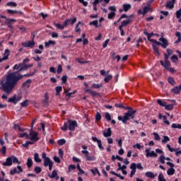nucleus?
<instances>
[{"instance_id": "f257e3e1", "label": "nucleus", "mask_w": 181, "mask_h": 181, "mask_svg": "<svg viewBox=\"0 0 181 181\" xmlns=\"http://www.w3.org/2000/svg\"><path fill=\"white\" fill-rule=\"evenodd\" d=\"M30 62V59L29 58H25L23 60L22 63L13 66V70H17L16 71H8L7 72L5 81H3L1 82V90H2V91L9 95L15 90V87L18 86V83H19L20 80H22L24 77H32V76L36 74V69L30 74L23 75L19 74L21 71L28 70V69H30V67H33V64H28Z\"/></svg>"}, {"instance_id": "f03ea898", "label": "nucleus", "mask_w": 181, "mask_h": 181, "mask_svg": "<svg viewBox=\"0 0 181 181\" xmlns=\"http://www.w3.org/2000/svg\"><path fill=\"white\" fill-rule=\"evenodd\" d=\"M144 35L147 36V39L149 42H151V43H153L154 45H156L157 46H161L163 49H166L168 46H169V42H168V40L165 37H160L158 39L159 41H157L156 40L151 39L152 36H156L157 37H159V34L154 33L153 32H151V33H148V30H144Z\"/></svg>"}, {"instance_id": "7ed1b4c3", "label": "nucleus", "mask_w": 181, "mask_h": 181, "mask_svg": "<svg viewBox=\"0 0 181 181\" xmlns=\"http://www.w3.org/2000/svg\"><path fill=\"white\" fill-rule=\"evenodd\" d=\"M115 107H116V108H123V110H128L127 112L124 114L123 117L122 116H118L119 121H122L123 124H127L129 119H134V115L135 112H136V110H134V109H132L131 107H124L122 103H115Z\"/></svg>"}, {"instance_id": "20e7f679", "label": "nucleus", "mask_w": 181, "mask_h": 181, "mask_svg": "<svg viewBox=\"0 0 181 181\" xmlns=\"http://www.w3.org/2000/svg\"><path fill=\"white\" fill-rule=\"evenodd\" d=\"M160 63L161 66H163V67H164L165 70L170 71V73H172L173 74V73H175V71H176V70H175V68L170 67L172 66V64H170V61L165 62L163 60H160Z\"/></svg>"}, {"instance_id": "39448f33", "label": "nucleus", "mask_w": 181, "mask_h": 181, "mask_svg": "<svg viewBox=\"0 0 181 181\" xmlns=\"http://www.w3.org/2000/svg\"><path fill=\"white\" fill-rule=\"evenodd\" d=\"M42 158L44 160L45 168H47L49 165H52V163H53V161L50 160V158L47 157L46 153L44 152L42 153Z\"/></svg>"}, {"instance_id": "423d86ee", "label": "nucleus", "mask_w": 181, "mask_h": 181, "mask_svg": "<svg viewBox=\"0 0 181 181\" xmlns=\"http://www.w3.org/2000/svg\"><path fill=\"white\" fill-rule=\"evenodd\" d=\"M37 135H39V133H37L35 131H33L31 129L30 132V140L33 141V142H37V141H39L40 138L37 136Z\"/></svg>"}, {"instance_id": "0eeeda50", "label": "nucleus", "mask_w": 181, "mask_h": 181, "mask_svg": "<svg viewBox=\"0 0 181 181\" xmlns=\"http://www.w3.org/2000/svg\"><path fill=\"white\" fill-rule=\"evenodd\" d=\"M145 152L146 158H158V153H156L155 151H151V148H146Z\"/></svg>"}, {"instance_id": "6e6552de", "label": "nucleus", "mask_w": 181, "mask_h": 181, "mask_svg": "<svg viewBox=\"0 0 181 181\" xmlns=\"http://www.w3.org/2000/svg\"><path fill=\"white\" fill-rule=\"evenodd\" d=\"M77 22V17H74L73 18H68L64 21L65 28H67L69 25H74Z\"/></svg>"}, {"instance_id": "1a4fd4ad", "label": "nucleus", "mask_w": 181, "mask_h": 181, "mask_svg": "<svg viewBox=\"0 0 181 181\" xmlns=\"http://www.w3.org/2000/svg\"><path fill=\"white\" fill-rule=\"evenodd\" d=\"M68 124H69V131H75L76 130V127H78L77 121H76V120L69 119L68 120Z\"/></svg>"}, {"instance_id": "9d476101", "label": "nucleus", "mask_w": 181, "mask_h": 181, "mask_svg": "<svg viewBox=\"0 0 181 181\" xmlns=\"http://www.w3.org/2000/svg\"><path fill=\"white\" fill-rule=\"evenodd\" d=\"M15 22H16V19L15 18H8L5 21V23L9 29H13V26H12V25H13Z\"/></svg>"}, {"instance_id": "9b49d317", "label": "nucleus", "mask_w": 181, "mask_h": 181, "mask_svg": "<svg viewBox=\"0 0 181 181\" xmlns=\"http://www.w3.org/2000/svg\"><path fill=\"white\" fill-rule=\"evenodd\" d=\"M23 172V169L21 165H18L17 168H14L13 170L10 171V175H16V173H22Z\"/></svg>"}, {"instance_id": "f8f14e48", "label": "nucleus", "mask_w": 181, "mask_h": 181, "mask_svg": "<svg viewBox=\"0 0 181 181\" xmlns=\"http://www.w3.org/2000/svg\"><path fill=\"white\" fill-rule=\"evenodd\" d=\"M92 141H93V142H97L98 146L100 151H104V146H103V142L101 141V139H98L97 137L93 136Z\"/></svg>"}, {"instance_id": "ddd939ff", "label": "nucleus", "mask_w": 181, "mask_h": 181, "mask_svg": "<svg viewBox=\"0 0 181 181\" xmlns=\"http://www.w3.org/2000/svg\"><path fill=\"white\" fill-rule=\"evenodd\" d=\"M10 53L11 51L8 49H6L4 53V57L2 58L0 57V63H2V62L5 60H8V59L9 58Z\"/></svg>"}, {"instance_id": "4468645a", "label": "nucleus", "mask_w": 181, "mask_h": 181, "mask_svg": "<svg viewBox=\"0 0 181 181\" xmlns=\"http://www.w3.org/2000/svg\"><path fill=\"white\" fill-rule=\"evenodd\" d=\"M167 53H164V62H170L169 61V57L172 56V54H173V50L170 49H167Z\"/></svg>"}, {"instance_id": "2eb2a0df", "label": "nucleus", "mask_w": 181, "mask_h": 181, "mask_svg": "<svg viewBox=\"0 0 181 181\" xmlns=\"http://www.w3.org/2000/svg\"><path fill=\"white\" fill-rule=\"evenodd\" d=\"M6 12L9 15H13H13H23V12L22 11L7 9Z\"/></svg>"}, {"instance_id": "dca6fc26", "label": "nucleus", "mask_w": 181, "mask_h": 181, "mask_svg": "<svg viewBox=\"0 0 181 181\" xmlns=\"http://www.w3.org/2000/svg\"><path fill=\"white\" fill-rule=\"evenodd\" d=\"M35 42L33 40L31 41H28L27 42L22 43V46H23V47H31V49L35 47Z\"/></svg>"}, {"instance_id": "f3484780", "label": "nucleus", "mask_w": 181, "mask_h": 181, "mask_svg": "<svg viewBox=\"0 0 181 181\" xmlns=\"http://www.w3.org/2000/svg\"><path fill=\"white\" fill-rule=\"evenodd\" d=\"M130 169H132L130 177H134V175L136 173V163H132L130 165Z\"/></svg>"}, {"instance_id": "a211bd4d", "label": "nucleus", "mask_w": 181, "mask_h": 181, "mask_svg": "<svg viewBox=\"0 0 181 181\" xmlns=\"http://www.w3.org/2000/svg\"><path fill=\"white\" fill-rule=\"evenodd\" d=\"M103 136L105 138H110L112 135V131H111V127L107 128V132H103Z\"/></svg>"}, {"instance_id": "6ab92c4d", "label": "nucleus", "mask_w": 181, "mask_h": 181, "mask_svg": "<svg viewBox=\"0 0 181 181\" xmlns=\"http://www.w3.org/2000/svg\"><path fill=\"white\" fill-rule=\"evenodd\" d=\"M85 93H88V94H90L92 97H96L97 95H100L99 93L95 92V90H92L91 89H85Z\"/></svg>"}, {"instance_id": "aec40b11", "label": "nucleus", "mask_w": 181, "mask_h": 181, "mask_svg": "<svg viewBox=\"0 0 181 181\" xmlns=\"http://www.w3.org/2000/svg\"><path fill=\"white\" fill-rule=\"evenodd\" d=\"M3 166H12V157H8L6 162L3 163Z\"/></svg>"}, {"instance_id": "412c9836", "label": "nucleus", "mask_w": 181, "mask_h": 181, "mask_svg": "<svg viewBox=\"0 0 181 181\" xmlns=\"http://www.w3.org/2000/svg\"><path fill=\"white\" fill-rule=\"evenodd\" d=\"M48 176L50 177V179H56L57 180H59V176H57V170H54L52 175L49 174Z\"/></svg>"}, {"instance_id": "4be33fe9", "label": "nucleus", "mask_w": 181, "mask_h": 181, "mask_svg": "<svg viewBox=\"0 0 181 181\" xmlns=\"http://www.w3.org/2000/svg\"><path fill=\"white\" fill-rule=\"evenodd\" d=\"M131 22H132V20H131V19L124 20L122 22V24L119 27L124 28L125 26H128V25H129V23H131Z\"/></svg>"}, {"instance_id": "5701e85b", "label": "nucleus", "mask_w": 181, "mask_h": 181, "mask_svg": "<svg viewBox=\"0 0 181 181\" xmlns=\"http://www.w3.org/2000/svg\"><path fill=\"white\" fill-rule=\"evenodd\" d=\"M149 11H151V7L145 6L143 8V11H141V10L139 11V13H143V15H146V13H148V12H149Z\"/></svg>"}, {"instance_id": "b1692460", "label": "nucleus", "mask_w": 181, "mask_h": 181, "mask_svg": "<svg viewBox=\"0 0 181 181\" xmlns=\"http://www.w3.org/2000/svg\"><path fill=\"white\" fill-rule=\"evenodd\" d=\"M171 92L173 94H179L180 93V86H175L171 89Z\"/></svg>"}, {"instance_id": "393cba45", "label": "nucleus", "mask_w": 181, "mask_h": 181, "mask_svg": "<svg viewBox=\"0 0 181 181\" xmlns=\"http://www.w3.org/2000/svg\"><path fill=\"white\" fill-rule=\"evenodd\" d=\"M34 160L35 162H36L37 163H42V159L39 157V153H35L34 154Z\"/></svg>"}, {"instance_id": "a878e982", "label": "nucleus", "mask_w": 181, "mask_h": 181, "mask_svg": "<svg viewBox=\"0 0 181 181\" xmlns=\"http://www.w3.org/2000/svg\"><path fill=\"white\" fill-rule=\"evenodd\" d=\"M131 8H132V6H131V4H123V11L124 12H128V11L131 9Z\"/></svg>"}, {"instance_id": "bb28decb", "label": "nucleus", "mask_w": 181, "mask_h": 181, "mask_svg": "<svg viewBox=\"0 0 181 181\" xmlns=\"http://www.w3.org/2000/svg\"><path fill=\"white\" fill-rule=\"evenodd\" d=\"M145 176H146V177H150V179H155L156 175H153V173L148 171L145 173Z\"/></svg>"}, {"instance_id": "cd10ccee", "label": "nucleus", "mask_w": 181, "mask_h": 181, "mask_svg": "<svg viewBox=\"0 0 181 181\" xmlns=\"http://www.w3.org/2000/svg\"><path fill=\"white\" fill-rule=\"evenodd\" d=\"M6 6H10V8H16V6H18V4L13 1H9L6 4Z\"/></svg>"}, {"instance_id": "c85d7f7f", "label": "nucleus", "mask_w": 181, "mask_h": 181, "mask_svg": "<svg viewBox=\"0 0 181 181\" xmlns=\"http://www.w3.org/2000/svg\"><path fill=\"white\" fill-rule=\"evenodd\" d=\"M8 103H12L13 104H18L16 100V95H14L13 97L8 98Z\"/></svg>"}, {"instance_id": "c756f323", "label": "nucleus", "mask_w": 181, "mask_h": 181, "mask_svg": "<svg viewBox=\"0 0 181 181\" xmlns=\"http://www.w3.org/2000/svg\"><path fill=\"white\" fill-rule=\"evenodd\" d=\"M55 91H56L55 95H60V93H62V91H63V87H62V86H57L55 88Z\"/></svg>"}, {"instance_id": "7c9ffc66", "label": "nucleus", "mask_w": 181, "mask_h": 181, "mask_svg": "<svg viewBox=\"0 0 181 181\" xmlns=\"http://www.w3.org/2000/svg\"><path fill=\"white\" fill-rule=\"evenodd\" d=\"M166 8H169V9H173L175 8V4L172 1H168L165 4Z\"/></svg>"}, {"instance_id": "2f4dec72", "label": "nucleus", "mask_w": 181, "mask_h": 181, "mask_svg": "<svg viewBox=\"0 0 181 181\" xmlns=\"http://www.w3.org/2000/svg\"><path fill=\"white\" fill-rule=\"evenodd\" d=\"M100 87H103V83H93L90 88L92 89H99Z\"/></svg>"}, {"instance_id": "473e14b6", "label": "nucleus", "mask_w": 181, "mask_h": 181, "mask_svg": "<svg viewBox=\"0 0 181 181\" xmlns=\"http://www.w3.org/2000/svg\"><path fill=\"white\" fill-rule=\"evenodd\" d=\"M157 103L158 105H160V107H166L167 103L163 100L158 99L157 100Z\"/></svg>"}, {"instance_id": "72a5a7b5", "label": "nucleus", "mask_w": 181, "mask_h": 181, "mask_svg": "<svg viewBox=\"0 0 181 181\" xmlns=\"http://www.w3.org/2000/svg\"><path fill=\"white\" fill-rule=\"evenodd\" d=\"M85 158H86V160H89V162H93V161L95 160V159H96L95 156H90L88 154Z\"/></svg>"}, {"instance_id": "f704fd0d", "label": "nucleus", "mask_w": 181, "mask_h": 181, "mask_svg": "<svg viewBox=\"0 0 181 181\" xmlns=\"http://www.w3.org/2000/svg\"><path fill=\"white\" fill-rule=\"evenodd\" d=\"M26 165H27L28 169H30V168L32 166H33V160H32V158H28Z\"/></svg>"}, {"instance_id": "c9c22d12", "label": "nucleus", "mask_w": 181, "mask_h": 181, "mask_svg": "<svg viewBox=\"0 0 181 181\" xmlns=\"http://www.w3.org/2000/svg\"><path fill=\"white\" fill-rule=\"evenodd\" d=\"M69 33V31L68 30H65V31H63L62 32V34L64 35L62 36V39H69L70 37H73V35H67Z\"/></svg>"}, {"instance_id": "e433bc0d", "label": "nucleus", "mask_w": 181, "mask_h": 181, "mask_svg": "<svg viewBox=\"0 0 181 181\" xmlns=\"http://www.w3.org/2000/svg\"><path fill=\"white\" fill-rule=\"evenodd\" d=\"M173 107H175V105L173 104L168 105V103H166L165 110H166L167 111H172V110H173Z\"/></svg>"}, {"instance_id": "4c0bfd02", "label": "nucleus", "mask_w": 181, "mask_h": 181, "mask_svg": "<svg viewBox=\"0 0 181 181\" xmlns=\"http://www.w3.org/2000/svg\"><path fill=\"white\" fill-rule=\"evenodd\" d=\"M11 160L13 163H18V165H21V161H19L18 158L15 156H11Z\"/></svg>"}, {"instance_id": "58836bf2", "label": "nucleus", "mask_w": 181, "mask_h": 181, "mask_svg": "<svg viewBox=\"0 0 181 181\" xmlns=\"http://www.w3.org/2000/svg\"><path fill=\"white\" fill-rule=\"evenodd\" d=\"M54 26H55V28H57V29H60V30H63V29L66 28V26L64 25V23L63 25L60 23H54Z\"/></svg>"}, {"instance_id": "ea45409f", "label": "nucleus", "mask_w": 181, "mask_h": 181, "mask_svg": "<svg viewBox=\"0 0 181 181\" xmlns=\"http://www.w3.org/2000/svg\"><path fill=\"white\" fill-rule=\"evenodd\" d=\"M175 168H171L168 170L167 174L168 175V176H172L175 175Z\"/></svg>"}, {"instance_id": "a19ab883", "label": "nucleus", "mask_w": 181, "mask_h": 181, "mask_svg": "<svg viewBox=\"0 0 181 181\" xmlns=\"http://www.w3.org/2000/svg\"><path fill=\"white\" fill-rule=\"evenodd\" d=\"M168 81L170 84H171V86H175L176 84L175 79L172 76L168 77Z\"/></svg>"}, {"instance_id": "79ce46f5", "label": "nucleus", "mask_w": 181, "mask_h": 181, "mask_svg": "<svg viewBox=\"0 0 181 181\" xmlns=\"http://www.w3.org/2000/svg\"><path fill=\"white\" fill-rule=\"evenodd\" d=\"M90 26H95V28H99L98 26V21L97 20H95L93 21H91L89 23Z\"/></svg>"}, {"instance_id": "37998d69", "label": "nucleus", "mask_w": 181, "mask_h": 181, "mask_svg": "<svg viewBox=\"0 0 181 181\" xmlns=\"http://www.w3.org/2000/svg\"><path fill=\"white\" fill-rule=\"evenodd\" d=\"M30 83H32L31 79H28L23 83V87H30Z\"/></svg>"}, {"instance_id": "c03bdc74", "label": "nucleus", "mask_w": 181, "mask_h": 181, "mask_svg": "<svg viewBox=\"0 0 181 181\" xmlns=\"http://www.w3.org/2000/svg\"><path fill=\"white\" fill-rule=\"evenodd\" d=\"M171 60L173 63H177L179 62V58L177 57V55L174 54L171 57Z\"/></svg>"}, {"instance_id": "a18cd8bd", "label": "nucleus", "mask_w": 181, "mask_h": 181, "mask_svg": "<svg viewBox=\"0 0 181 181\" xmlns=\"http://www.w3.org/2000/svg\"><path fill=\"white\" fill-rule=\"evenodd\" d=\"M117 15V13H115V12L112 11L110 12L108 16H107V19H114V18H115V16Z\"/></svg>"}, {"instance_id": "49530a36", "label": "nucleus", "mask_w": 181, "mask_h": 181, "mask_svg": "<svg viewBox=\"0 0 181 181\" xmlns=\"http://www.w3.org/2000/svg\"><path fill=\"white\" fill-rule=\"evenodd\" d=\"M171 128H173L174 129H181V124H175V123H173L171 125Z\"/></svg>"}, {"instance_id": "de8ad7c7", "label": "nucleus", "mask_w": 181, "mask_h": 181, "mask_svg": "<svg viewBox=\"0 0 181 181\" xmlns=\"http://www.w3.org/2000/svg\"><path fill=\"white\" fill-rule=\"evenodd\" d=\"M34 172H35L37 175H39V173H41L42 172V168L39 166H35L34 168Z\"/></svg>"}, {"instance_id": "09e8293b", "label": "nucleus", "mask_w": 181, "mask_h": 181, "mask_svg": "<svg viewBox=\"0 0 181 181\" xmlns=\"http://www.w3.org/2000/svg\"><path fill=\"white\" fill-rule=\"evenodd\" d=\"M152 47L153 50H154V52H156V53H157L158 56H160V52H159V48H158V47H156V45H152Z\"/></svg>"}, {"instance_id": "8fccbe9b", "label": "nucleus", "mask_w": 181, "mask_h": 181, "mask_svg": "<svg viewBox=\"0 0 181 181\" xmlns=\"http://www.w3.org/2000/svg\"><path fill=\"white\" fill-rule=\"evenodd\" d=\"M169 141H170V138H169L168 136H164L161 142L162 144H167V142H169Z\"/></svg>"}, {"instance_id": "3c124183", "label": "nucleus", "mask_w": 181, "mask_h": 181, "mask_svg": "<svg viewBox=\"0 0 181 181\" xmlns=\"http://www.w3.org/2000/svg\"><path fill=\"white\" fill-rule=\"evenodd\" d=\"M21 107H28L29 105V100L25 99L23 102L21 103Z\"/></svg>"}, {"instance_id": "603ef678", "label": "nucleus", "mask_w": 181, "mask_h": 181, "mask_svg": "<svg viewBox=\"0 0 181 181\" xmlns=\"http://www.w3.org/2000/svg\"><path fill=\"white\" fill-rule=\"evenodd\" d=\"M61 129L64 132L67 131V129H69V124L67 122H64L63 127H61Z\"/></svg>"}, {"instance_id": "864d4df0", "label": "nucleus", "mask_w": 181, "mask_h": 181, "mask_svg": "<svg viewBox=\"0 0 181 181\" xmlns=\"http://www.w3.org/2000/svg\"><path fill=\"white\" fill-rule=\"evenodd\" d=\"M90 172H92L93 175H95V173H97L98 176H101V173H100V170H98V168H95V170H90Z\"/></svg>"}, {"instance_id": "5fc2aeb1", "label": "nucleus", "mask_w": 181, "mask_h": 181, "mask_svg": "<svg viewBox=\"0 0 181 181\" xmlns=\"http://www.w3.org/2000/svg\"><path fill=\"white\" fill-rule=\"evenodd\" d=\"M163 120L164 124H165L166 125H170V122L168 121V117H166V116H163Z\"/></svg>"}, {"instance_id": "6e6d98bb", "label": "nucleus", "mask_w": 181, "mask_h": 181, "mask_svg": "<svg viewBox=\"0 0 181 181\" xmlns=\"http://www.w3.org/2000/svg\"><path fill=\"white\" fill-rule=\"evenodd\" d=\"M112 78V75H108L107 76L105 77L104 81L105 83H110V81Z\"/></svg>"}, {"instance_id": "4d7b16f0", "label": "nucleus", "mask_w": 181, "mask_h": 181, "mask_svg": "<svg viewBox=\"0 0 181 181\" xmlns=\"http://www.w3.org/2000/svg\"><path fill=\"white\" fill-rule=\"evenodd\" d=\"M74 169H76L75 165L71 164L70 165H69V168H68L69 173H70V172H72V170H74Z\"/></svg>"}, {"instance_id": "13d9d810", "label": "nucleus", "mask_w": 181, "mask_h": 181, "mask_svg": "<svg viewBox=\"0 0 181 181\" xmlns=\"http://www.w3.org/2000/svg\"><path fill=\"white\" fill-rule=\"evenodd\" d=\"M158 160L160 163H162V165H165V156L163 155L160 156L158 158Z\"/></svg>"}, {"instance_id": "bf43d9fd", "label": "nucleus", "mask_w": 181, "mask_h": 181, "mask_svg": "<svg viewBox=\"0 0 181 181\" xmlns=\"http://www.w3.org/2000/svg\"><path fill=\"white\" fill-rule=\"evenodd\" d=\"M64 144H66V139H62L58 140V145H59V146L64 145Z\"/></svg>"}, {"instance_id": "052dcab7", "label": "nucleus", "mask_w": 181, "mask_h": 181, "mask_svg": "<svg viewBox=\"0 0 181 181\" xmlns=\"http://www.w3.org/2000/svg\"><path fill=\"white\" fill-rule=\"evenodd\" d=\"M134 149H141V148H144V146H141L139 143H136V144L133 145L132 146Z\"/></svg>"}, {"instance_id": "680f3d73", "label": "nucleus", "mask_w": 181, "mask_h": 181, "mask_svg": "<svg viewBox=\"0 0 181 181\" xmlns=\"http://www.w3.org/2000/svg\"><path fill=\"white\" fill-rule=\"evenodd\" d=\"M76 93H77V90H74L73 92L66 93V97H68V98H66V100H69V98H70V97H71V95H73V94H76Z\"/></svg>"}, {"instance_id": "e2e57ef3", "label": "nucleus", "mask_w": 181, "mask_h": 181, "mask_svg": "<svg viewBox=\"0 0 181 181\" xmlns=\"http://www.w3.org/2000/svg\"><path fill=\"white\" fill-rule=\"evenodd\" d=\"M101 114L100 112H97L95 115V121H101Z\"/></svg>"}, {"instance_id": "0e129e2a", "label": "nucleus", "mask_w": 181, "mask_h": 181, "mask_svg": "<svg viewBox=\"0 0 181 181\" xmlns=\"http://www.w3.org/2000/svg\"><path fill=\"white\" fill-rule=\"evenodd\" d=\"M44 103H46V104H47V103H49V93H45Z\"/></svg>"}, {"instance_id": "69168bd1", "label": "nucleus", "mask_w": 181, "mask_h": 181, "mask_svg": "<svg viewBox=\"0 0 181 181\" xmlns=\"http://www.w3.org/2000/svg\"><path fill=\"white\" fill-rule=\"evenodd\" d=\"M105 118L107 119V121H111V115H110L109 112H106L105 115Z\"/></svg>"}, {"instance_id": "338daca9", "label": "nucleus", "mask_w": 181, "mask_h": 181, "mask_svg": "<svg viewBox=\"0 0 181 181\" xmlns=\"http://www.w3.org/2000/svg\"><path fill=\"white\" fill-rule=\"evenodd\" d=\"M154 135V139L156 141H160V136H159V134L158 133H153Z\"/></svg>"}, {"instance_id": "774afa93", "label": "nucleus", "mask_w": 181, "mask_h": 181, "mask_svg": "<svg viewBox=\"0 0 181 181\" xmlns=\"http://www.w3.org/2000/svg\"><path fill=\"white\" fill-rule=\"evenodd\" d=\"M62 71H63V67L62 66V65H59L58 68L57 69V74H60V73H62Z\"/></svg>"}]
</instances>
